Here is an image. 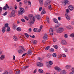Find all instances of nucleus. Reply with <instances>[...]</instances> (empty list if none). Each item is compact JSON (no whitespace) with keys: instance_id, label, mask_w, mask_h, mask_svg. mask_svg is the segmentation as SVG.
Segmentation results:
<instances>
[{"instance_id":"17","label":"nucleus","mask_w":74,"mask_h":74,"mask_svg":"<svg viewBox=\"0 0 74 74\" xmlns=\"http://www.w3.org/2000/svg\"><path fill=\"white\" fill-rule=\"evenodd\" d=\"M13 72V71H10L8 72L7 71H5V73L6 74H12Z\"/></svg>"},{"instance_id":"24","label":"nucleus","mask_w":74,"mask_h":74,"mask_svg":"<svg viewBox=\"0 0 74 74\" xmlns=\"http://www.w3.org/2000/svg\"><path fill=\"white\" fill-rule=\"evenodd\" d=\"M48 8L50 10H51L52 9V6L51 5H50L48 7Z\"/></svg>"},{"instance_id":"2","label":"nucleus","mask_w":74,"mask_h":74,"mask_svg":"<svg viewBox=\"0 0 74 74\" xmlns=\"http://www.w3.org/2000/svg\"><path fill=\"white\" fill-rule=\"evenodd\" d=\"M25 12V10L23 8H20V10L18 12V14L19 15H22L23 13Z\"/></svg>"},{"instance_id":"54","label":"nucleus","mask_w":74,"mask_h":74,"mask_svg":"<svg viewBox=\"0 0 74 74\" xmlns=\"http://www.w3.org/2000/svg\"><path fill=\"white\" fill-rule=\"evenodd\" d=\"M50 50L51 51V52H54V49H50Z\"/></svg>"},{"instance_id":"44","label":"nucleus","mask_w":74,"mask_h":74,"mask_svg":"<svg viewBox=\"0 0 74 74\" xmlns=\"http://www.w3.org/2000/svg\"><path fill=\"white\" fill-rule=\"evenodd\" d=\"M71 66L70 65H66V69H69V67H71Z\"/></svg>"},{"instance_id":"41","label":"nucleus","mask_w":74,"mask_h":74,"mask_svg":"<svg viewBox=\"0 0 74 74\" xmlns=\"http://www.w3.org/2000/svg\"><path fill=\"white\" fill-rule=\"evenodd\" d=\"M24 4L26 5H27V1L26 0H25L24 1Z\"/></svg>"},{"instance_id":"30","label":"nucleus","mask_w":74,"mask_h":74,"mask_svg":"<svg viewBox=\"0 0 74 74\" xmlns=\"http://www.w3.org/2000/svg\"><path fill=\"white\" fill-rule=\"evenodd\" d=\"M25 37H27V38H29V35L25 33Z\"/></svg>"},{"instance_id":"19","label":"nucleus","mask_w":74,"mask_h":74,"mask_svg":"<svg viewBox=\"0 0 74 74\" xmlns=\"http://www.w3.org/2000/svg\"><path fill=\"white\" fill-rule=\"evenodd\" d=\"M5 58V55H2L1 56L0 58V60H3Z\"/></svg>"},{"instance_id":"28","label":"nucleus","mask_w":74,"mask_h":74,"mask_svg":"<svg viewBox=\"0 0 74 74\" xmlns=\"http://www.w3.org/2000/svg\"><path fill=\"white\" fill-rule=\"evenodd\" d=\"M40 4L41 5H43V0H39Z\"/></svg>"},{"instance_id":"51","label":"nucleus","mask_w":74,"mask_h":74,"mask_svg":"<svg viewBox=\"0 0 74 74\" xmlns=\"http://www.w3.org/2000/svg\"><path fill=\"white\" fill-rule=\"evenodd\" d=\"M21 21L23 22H25V20L23 18H22L21 20Z\"/></svg>"},{"instance_id":"46","label":"nucleus","mask_w":74,"mask_h":74,"mask_svg":"<svg viewBox=\"0 0 74 74\" xmlns=\"http://www.w3.org/2000/svg\"><path fill=\"white\" fill-rule=\"evenodd\" d=\"M29 16L30 18H33V15L32 14H30Z\"/></svg>"},{"instance_id":"33","label":"nucleus","mask_w":74,"mask_h":74,"mask_svg":"<svg viewBox=\"0 0 74 74\" xmlns=\"http://www.w3.org/2000/svg\"><path fill=\"white\" fill-rule=\"evenodd\" d=\"M52 56L54 58H56V54L55 53H54L53 54Z\"/></svg>"},{"instance_id":"39","label":"nucleus","mask_w":74,"mask_h":74,"mask_svg":"<svg viewBox=\"0 0 74 74\" xmlns=\"http://www.w3.org/2000/svg\"><path fill=\"white\" fill-rule=\"evenodd\" d=\"M29 66H24L23 67V70H25V69H27V67H29Z\"/></svg>"},{"instance_id":"31","label":"nucleus","mask_w":74,"mask_h":74,"mask_svg":"<svg viewBox=\"0 0 74 74\" xmlns=\"http://www.w3.org/2000/svg\"><path fill=\"white\" fill-rule=\"evenodd\" d=\"M60 26V24H59L58 25H55V28H57V27H58L59 26Z\"/></svg>"},{"instance_id":"20","label":"nucleus","mask_w":74,"mask_h":74,"mask_svg":"<svg viewBox=\"0 0 74 74\" xmlns=\"http://www.w3.org/2000/svg\"><path fill=\"white\" fill-rule=\"evenodd\" d=\"M38 71L39 73H40L41 74H42L44 73V71L41 69H39Z\"/></svg>"},{"instance_id":"25","label":"nucleus","mask_w":74,"mask_h":74,"mask_svg":"<svg viewBox=\"0 0 74 74\" xmlns=\"http://www.w3.org/2000/svg\"><path fill=\"white\" fill-rule=\"evenodd\" d=\"M60 74H66V72L65 71H62L60 73Z\"/></svg>"},{"instance_id":"60","label":"nucleus","mask_w":74,"mask_h":74,"mask_svg":"<svg viewBox=\"0 0 74 74\" xmlns=\"http://www.w3.org/2000/svg\"><path fill=\"white\" fill-rule=\"evenodd\" d=\"M28 31L30 32H32V29L30 28H29L28 29Z\"/></svg>"},{"instance_id":"29","label":"nucleus","mask_w":74,"mask_h":74,"mask_svg":"<svg viewBox=\"0 0 74 74\" xmlns=\"http://www.w3.org/2000/svg\"><path fill=\"white\" fill-rule=\"evenodd\" d=\"M16 30L17 31H18V32H21V28L20 27H18Z\"/></svg>"},{"instance_id":"37","label":"nucleus","mask_w":74,"mask_h":74,"mask_svg":"<svg viewBox=\"0 0 74 74\" xmlns=\"http://www.w3.org/2000/svg\"><path fill=\"white\" fill-rule=\"evenodd\" d=\"M49 64L50 65H52L53 62H52V61H50L49 62Z\"/></svg>"},{"instance_id":"22","label":"nucleus","mask_w":74,"mask_h":74,"mask_svg":"<svg viewBox=\"0 0 74 74\" xmlns=\"http://www.w3.org/2000/svg\"><path fill=\"white\" fill-rule=\"evenodd\" d=\"M35 17L36 18H37L38 19V20H40V15H36L35 16Z\"/></svg>"},{"instance_id":"57","label":"nucleus","mask_w":74,"mask_h":74,"mask_svg":"<svg viewBox=\"0 0 74 74\" xmlns=\"http://www.w3.org/2000/svg\"><path fill=\"white\" fill-rule=\"evenodd\" d=\"M8 23H6L5 25V27H8Z\"/></svg>"},{"instance_id":"9","label":"nucleus","mask_w":74,"mask_h":74,"mask_svg":"<svg viewBox=\"0 0 74 74\" xmlns=\"http://www.w3.org/2000/svg\"><path fill=\"white\" fill-rule=\"evenodd\" d=\"M49 32L51 36H52V35H53V31L52 29L50 28L49 30Z\"/></svg>"},{"instance_id":"16","label":"nucleus","mask_w":74,"mask_h":74,"mask_svg":"<svg viewBox=\"0 0 74 74\" xmlns=\"http://www.w3.org/2000/svg\"><path fill=\"white\" fill-rule=\"evenodd\" d=\"M43 39L45 41H46L47 40V34H45L44 35L43 37Z\"/></svg>"},{"instance_id":"50","label":"nucleus","mask_w":74,"mask_h":74,"mask_svg":"<svg viewBox=\"0 0 74 74\" xmlns=\"http://www.w3.org/2000/svg\"><path fill=\"white\" fill-rule=\"evenodd\" d=\"M3 10V8L1 7H0V13Z\"/></svg>"},{"instance_id":"45","label":"nucleus","mask_w":74,"mask_h":74,"mask_svg":"<svg viewBox=\"0 0 74 74\" xmlns=\"http://www.w3.org/2000/svg\"><path fill=\"white\" fill-rule=\"evenodd\" d=\"M53 47H54L55 49H58V46L55 45H53Z\"/></svg>"},{"instance_id":"21","label":"nucleus","mask_w":74,"mask_h":74,"mask_svg":"<svg viewBox=\"0 0 74 74\" xmlns=\"http://www.w3.org/2000/svg\"><path fill=\"white\" fill-rule=\"evenodd\" d=\"M13 39L14 40V41H18V39H17V37H16V36H13Z\"/></svg>"},{"instance_id":"10","label":"nucleus","mask_w":74,"mask_h":74,"mask_svg":"<svg viewBox=\"0 0 74 74\" xmlns=\"http://www.w3.org/2000/svg\"><path fill=\"white\" fill-rule=\"evenodd\" d=\"M66 28L68 29H73V27L71 25H69L66 26Z\"/></svg>"},{"instance_id":"55","label":"nucleus","mask_w":74,"mask_h":74,"mask_svg":"<svg viewBox=\"0 0 74 74\" xmlns=\"http://www.w3.org/2000/svg\"><path fill=\"white\" fill-rule=\"evenodd\" d=\"M28 4H29V5H31L32 4V3H31V2H30V1H28Z\"/></svg>"},{"instance_id":"58","label":"nucleus","mask_w":74,"mask_h":74,"mask_svg":"<svg viewBox=\"0 0 74 74\" xmlns=\"http://www.w3.org/2000/svg\"><path fill=\"white\" fill-rule=\"evenodd\" d=\"M26 54H27V53H25L23 54L22 55V57H23V56H25V55H26Z\"/></svg>"},{"instance_id":"59","label":"nucleus","mask_w":74,"mask_h":74,"mask_svg":"<svg viewBox=\"0 0 74 74\" xmlns=\"http://www.w3.org/2000/svg\"><path fill=\"white\" fill-rule=\"evenodd\" d=\"M66 12H67L68 13V12H70V11L69 10V9H66Z\"/></svg>"},{"instance_id":"12","label":"nucleus","mask_w":74,"mask_h":74,"mask_svg":"<svg viewBox=\"0 0 74 74\" xmlns=\"http://www.w3.org/2000/svg\"><path fill=\"white\" fill-rule=\"evenodd\" d=\"M11 15L12 16L14 17L15 16V11L14 10H12L11 12Z\"/></svg>"},{"instance_id":"36","label":"nucleus","mask_w":74,"mask_h":74,"mask_svg":"<svg viewBox=\"0 0 74 74\" xmlns=\"http://www.w3.org/2000/svg\"><path fill=\"white\" fill-rule=\"evenodd\" d=\"M66 19L68 21H69V20H70V17L69 16H67L66 17Z\"/></svg>"},{"instance_id":"52","label":"nucleus","mask_w":74,"mask_h":74,"mask_svg":"<svg viewBox=\"0 0 74 74\" xmlns=\"http://www.w3.org/2000/svg\"><path fill=\"white\" fill-rule=\"evenodd\" d=\"M57 41V39L56 38H54L53 39V42H56Z\"/></svg>"},{"instance_id":"15","label":"nucleus","mask_w":74,"mask_h":74,"mask_svg":"<svg viewBox=\"0 0 74 74\" xmlns=\"http://www.w3.org/2000/svg\"><path fill=\"white\" fill-rule=\"evenodd\" d=\"M17 27V25L16 24L14 23L13 24V29H16V27Z\"/></svg>"},{"instance_id":"64","label":"nucleus","mask_w":74,"mask_h":74,"mask_svg":"<svg viewBox=\"0 0 74 74\" xmlns=\"http://www.w3.org/2000/svg\"><path fill=\"white\" fill-rule=\"evenodd\" d=\"M64 51L65 52H67V51H68V50L67 49H64Z\"/></svg>"},{"instance_id":"6","label":"nucleus","mask_w":74,"mask_h":74,"mask_svg":"<svg viewBox=\"0 0 74 74\" xmlns=\"http://www.w3.org/2000/svg\"><path fill=\"white\" fill-rule=\"evenodd\" d=\"M9 6H8V5L7 4H6L4 6L3 8V10H5V11H6L7 10V8L8 9V8H9Z\"/></svg>"},{"instance_id":"23","label":"nucleus","mask_w":74,"mask_h":74,"mask_svg":"<svg viewBox=\"0 0 74 74\" xmlns=\"http://www.w3.org/2000/svg\"><path fill=\"white\" fill-rule=\"evenodd\" d=\"M46 13V11H45V10L44 9H43L42 10V12H41V14H45Z\"/></svg>"},{"instance_id":"4","label":"nucleus","mask_w":74,"mask_h":74,"mask_svg":"<svg viewBox=\"0 0 74 74\" xmlns=\"http://www.w3.org/2000/svg\"><path fill=\"white\" fill-rule=\"evenodd\" d=\"M63 30H64V29L63 28H59L56 31L57 33H62V32H63Z\"/></svg>"},{"instance_id":"7","label":"nucleus","mask_w":74,"mask_h":74,"mask_svg":"<svg viewBox=\"0 0 74 74\" xmlns=\"http://www.w3.org/2000/svg\"><path fill=\"white\" fill-rule=\"evenodd\" d=\"M61 43L62 45H66L67 44L66 41L64 40H63L61 41Z\"/></svg>"},{"instance_id":"32","label":"nucleus","mask_w":74,"mask_h":74,"mask_svg":"<svg viewBox=\"0 0 74 74\" xmlns=\"http://www.w3.org/2000/svg\"><path fill=\"white\" fill-rule=\"evenodd\" d=\"M32 53V51L29 50V51H28L27 53H28V54H29L30 55H31V54Z\"/></svg>"},{"instance_id":"56","label":"nucleus","mask_w":74,"mask_h":74,"mask_svg":"<svg viewBox=\"0 0 74 74\" xmlns=\"http://www.w3.org/2000/svg\"><path fill=\"white\" fill-rule=\"evenodd\" d=\"M36 72H37V69H35L34 72V73L35 74V73H36Z\"/></svg>"},{"instance_id":"13","label":"nucleus","mask_w":74,"mask_h":74,"mask_svg":"<svg viewBox=\"0 0 74 74\" xmlns=\"http://www.w3.org/2000/svg\"><path fill=\"white\" fill-rule=\"evenodd\" d=\"M54 69L56 70H57L58 71H60L61 70V69H60L59 67L58 66H56Z\"/></svg>"},{"instance_id":"62","label":"nucleus","mask_w":74,"mask_h":74,"mask_svg":"<svg viewBox=\"0 0 74 74\" xmlns=\"http://www.w3.org/2000/svg\"><path fill=\"white\" fill-rule=\"evenodd\" d=\"M58 21H60L61 19V18L60 17H59L58 18Z\"/></svg>"},{"instance_id":"61","label":"nucleus","mask_w":74,"mask_h":74,"mask_svg":"<svg viewBox=\"0 0 74 74\" xmlns=\"http://www.w3.org/2000/svg\"><path fill=\"white\" fill-rule=\"evenodd\" d=\"M21 49H23V51H25V49L24 48V47H23L22 46L21 47Z\"/></svg>"},{"instance_id":"26","label":"nucleus","mask_w":74,"mask_h":74,"mask_svg":"<svg viewBox=\"0 0 74 74\" xmlns=\"http://www.w3.org/2000/svg\"><path fill=\"white\" fill-rule=\"evenodd\" d=\"M18 53H23V51L21 49H19L18 51Z\"/></svg>"},{"instance_id":"48","label":"nucleus","mask_w":74,"mask_h":74,"mask_svg":"<svg viewBox=\"0 0 74 74\" xmlns=\"http://www.w3.org/2000/svg\"><path fill=\"white\" fill-rule=\"evenodd\" d=\"M42 26L41 25L40 27V29H39V32L41 31V30L42 29Z\"/></svg>"},{"instance_id":"1","label":"nucleus","mask_w":74,"mask_h":74,"mask_svg":"<svg viewBox=\"0 0 74 74\" xmlns=\"http://www.w3.org/2000/svg\"><path fill=\"white\" fill-rule=\"evenodd\" d=\"M36 18L35 17H34L33 18L32 20L31 21L29 22L28 23V25L29 26H32V25H33L34 23V22H35V21H36Z\"/></svg>"},{"instance_id":"43","label":"nucleus","mask_w":74,"mask_h":74,"mask_svg":"<svg viewBox=\"0 0 74 74\" xmlns=\"http://www.w3.org/2000/svg\"><path fill=\"white\" fill-rule=\"evenodd\" d=\"M64 37L65 38H67L68 36H67V34H66L64 35Z\"/></svg>"},{"instance_id":"11","label":"nucleus","mask_w":74,"mask_h":74,"mask_svg":"<svg viewBox=\"0 0 74 74\" xmlns=\"http://www.w3.org/2000/svg\"><path fill=\"white\" fill-rule=\"evenodd\" d=\"M68 8L70 11H73V10H74V8L73 7V6L71 5H70L69 6Z\"/></svg>"},{"instance_id":"14","label":"nucleus","mask_w":74,"mask_h":74,"mask_svg":"<svg viewBox=\"0 0 74 74\" xmlns=\"http://www.w3.org/2000/svg\"><path fill=\"white\" fill-rule=\"evenodd\" d=\"M53 21L54 23H59V22H58V20L56 19V18H54L53 19Z\"/></svg>"},{"instance_id":"49","label":"nucleus","mask_w":74,"mask_h":74,"mask_svg":"<svg viewBox=\"0 0 74 74\" xmlns=\"http://www.w3.org/2000/svg\"><path fill=\"white\" fill-rule=\"evenodd\" d=\"M10 27H8L7 31L10 32Z\"/></svg>"},{"instance_id":"18","label":"nucleus","mask_w":74,"mask_h":74,"mask_svg":"<svg viewBox=\"0 0 74 74\" xmlns=\"http://www.w3.org/2000/svg\"><path fill=\"white\" fill-rule=\"evenodd\" d=\"M33 31L34 32H40V31H39V29H38L37 28H35L33 29Z\"/></svg>"},{"instance_id":"3","label":"nucleus","mask_w":74,"mask_h":74,"mask_svg":"<svg viewBox=\"0 0 74 74\" xmlns=\"http://www.w3.org/2000/svg\"><path fill=\"white\" fill-rule=\"evenodd\" d=\"M50 3H51V1H50V0L46 1L44 4L45 7H47V6H48V5L50 4Z\"/></svg>"},{"instance_id":"38","label":"nucleus","mask_w":74,"mask_h":74,"mask_svg":"<svg viewBox=\"0 0 74 74\" xmlns=\"http://www.w3.org/2000/svg\"><path fill=\"white\" fill-rule=\"evenodd\" d=\"M37 43V41L36 40L34 41L33 42V44L35 45Z\"/></svg>"},{"instance_id":"34","label":"nucleus","mask_w":74,"mask_h":74,"mask_svg":"<svg viewBox=\"0 0 74 74\" xmlns=\"http://www.w3.org/2000/svg\"><path fill=\"white\" fill-rule=\"evenodd\" d=\"M47 58H50L51 57V54H48L47 55Z\"/></svg>"},{"instance_id":"47","label":"nucleus","mask_w":74,"mask_h":74,"mask_svg":"<svg viewBox=\"0 0 74 74\" xmlns=\"http://www.w3.org/2000/svg\"><path fill=\"white\" fill-rule=\"evenodd\" d=\"M7 12H5V13L3 14H2V15H3V16H5L6 15H7Z\"/></svg>"},{"instance_id":"27","label":"nucleus","mask_w":74,"mask_h":74,"mask_svg":"<svg viewBox=\"0 0 74 74\" xmlns=\"http://www.w3.org/2000/svg\"><path fill=\"white\" fill-rule=\"evenodd\" d=\"M5 27H3V28H2V33H4L5 32Z\"/></svg>"},{"instance_id":"8","label":"nucleus","mask_w":74,"mask_h":74,"mask_svg":"<svg viewBox=\"0 0 74 74\" xmlns=\"http://www.w3.org/2000/svg\"><path fill=\"white\" fill-rule=\"evenodd\" d=\"M37 66L38 67H42L43 66V64L41 62H39L37 64Z\"/></svg>"},{"instance_id":"40","label":"nucleus","mask_w":74,"mask_h":74,"mask_svg":"<svg viewBox=\"0 0 74 74\" xmlns=\"http://www.w3.org/2000/svg\"><path fill=\"white\" fill-rule=\"evenodd\" d=\"M20 73L19 71H17L16 72L15 74H20Z\"/></svg>"},{"instance_id":"5","label":"nucleus","mask_w":74,"mask_h":74,"mask_svg":"<svg viewBox=\"0 0 74 74\" xmlns=\"http://www.w3.org/2000/svg\"><path fill=\"white\" fill-rule=\"evenodd\" d=\"M64 3L63 4L64 5H66V4H68L69 3V1L67 0H64Z\"/></svg>"},{"instance_id":"63","label":"nucleus","mask_w":74,"mask_h":74,"mask_svg":"<svg viewBox=\"0 0 74 74\" xmlns=\"http://www.w3.org/2000/svg\"><path fill=\"white\" fill-rule=\"evenodd\" d=\"M69 74H74V71H72V72H71Z\"/></svg>"},{"instance_id":"53","label":"nucleus","mask_w":74,"mask_h":74,"mask_svg":"<svg viewBox=\"0 0 74 74\" xmlns=\"http://www.w3.org/2000/svg\"><path fill=\"white\" fill-rule=\"evenodd\" d=\"M39 11H41V10H42V7H40L39 8Z\"/></svg>"},{"instance_id":"42","label":"nucleus","mask_w":74,"mask_h":74,"mask_svg":"<svg viewBox=\"0 0 74 74\" xmlns=\"http://www.w3.org/2000/svg\"><path fill=\"white\" fill-rule=\"evenodd\" d=\"M70 36L71 37H74V34H71Z\"/></svg>"},{"instance_id":"35","label":"nucleus","mask_w":74,"mask_h":74,"mask_svg":"<svg viewBox=\"0 0 74 74\" xmlns=\"http://www.w3.org/2000/svg\"><path fill=\"white\" fill-rule=\"evenodd\" d=\"M49 48H50V47L47 46L46 47L45 50H46V51H47V50H48V49H49Z\"/></svg>"}]
</instances>
